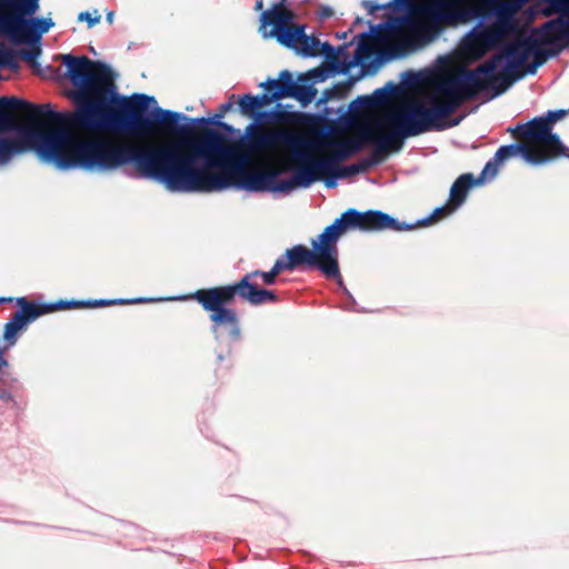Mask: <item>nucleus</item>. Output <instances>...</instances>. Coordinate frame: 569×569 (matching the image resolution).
I'll return each mask as SVG.
<instances>
[{
  "instance_id": "7c9ffc66",
  "label": "nucleus",
  "mask_w": 569,
  "mask_h": 569,
  "mask_svg": "<svg viewBox=\"0 0 569 569\" xmlns=\"http://www.w3.org/2000/svg\"><path fill=\"white\" fill-rule=\"evenodd\" d=\"M333 172L338 179L349 178L356 176V163L348 166H341L340 163H333Z\"/></svg>"
},
{
  "instance_id": "79ce46f5",
  "label": "nucleus",
  "mask_w": 569,
  "mask_h": 569,
  "mask_svg": "<svg viewBox=\"0 0 569 569\" xmlns=\"http://www.w3.org/2000/svg\"><path fill=\"white\" fill-rule=\"evenodd\" d=\"M8 367V361L4 358V352L2 348L0 347V371H2L3 368Z\"/></svg>"
},
{
  "instance_id": "ea45409f",
  "label": "nucleus",
  "mask_w": 569,
  "mask_h": 569,
  "mask_svg": "<svg viewBox=\"0 0 569 569\" xmlns=\"http://www.w3.org/2000/svg\"><path fill=\"white\" fill-rule=\"evenodd\" d=\"M79 20H86L89 24V27H92L93 24H96L97 22H99L100 20V17H94L92 18L91 14L89 12H81L78 17Z\"/></svg>"
},
{
  "instance_id": "a19ab883",
  "label": "nucleus",
  "mask_w": 569,
  "mask_h": 569,
  "mask_svg": "<svg viewBox=\"0 0 569 569\" xmlns=\"http://www.w3.org/2000/svg\"><path fill=\"white\" fill-rule=\"evenodd\" d=\"M412 0H395V3L400 9H409Z\"/></svg>"
},
{
  "instance_id": "aec40b11",
  "label": "nucleus",
  "mask_w": 569,
  "mask_h": 569,
  "mask_svg": "<svg viewBox=\"0 0 569 569\" xmlns=\"http://www.w3.org/2000/svg\"><path fill=\"white\" fill-rule=\"evenodd\" d=\"M416 224L401 222L393 217L378 210H368L365 212L358 211V230L367 232H381V231H409L412 230Z\"/></svg>"
},
{
  "instance_id": "bb28decb",
  "label": "nucleus",
  "mask_w": 569,
  "mask_h": 569,
  "mask_svg": "<svg viewBox=\"0 0 569 569\" xmlns=\"http://www.w3.org/2000/svg\"><path fill=\"white\" fill-rule=\"evenodd\" d=\"M273 100L270 98V92H266L258 96H251L249 93L243 94L239 99L240 111L244 114H252L257 112L259 108L270 104Z\"/></svg>"
},
{
  "instance_id": "9d476101",
  "label": "nucleus",
  "mask_w": 569,
  "mask_h": 569,
  "mask_svg": "<svg viewBox=\"0 0 569 569\" xmlns=\"http://www.w3.org/2000/svg\"><path fill=\"white\" fill-rule=\"evenodd\" d=\"M116 301L109 300H96L93 302H82V301H60L56 305H43L37 306L33 302H30L27 298L21 297L17 299V305L20 310L16 312L12 318L4 325L3 329V340L7 342L8 347H12L16 345L18 340L19 332L30 322L37 319L39 316L62 308L69 307H78V306H91V307H102L110 306Z\"/></svg>"
},
{
  "instance_id": "72a5a7b5",
  "label": "nucleus",
  "mask_w": 569,
  "mask_h": 569,
  "mask_svg": "<svg viewBox=\"0 0 569 569\" xmlns=\"http://www.w3.org/2000/svg\"><path fill=\"white\" fill-rule=\"evenodd\" d=\"M329 72H331L332 74H335L330 68L328 67V70L326 69H313L311 71H309V78H311L313 81L316 82H320V81H325L329 74Z\"/></svg>"
},
{
  "instance_id": "412c9836",
  "label": "nucleus",
  "mask_w": 569,
  "mask_h": 569,
  "mask_svg": "<svg viewBox=\"0 0 569 569\" xmlns=\"http://www.w3.org/2000/svg\"><path fill=\"white\" fill-rule=\"evenodd\" d=\"M388 120L396 127L401 128L402 137H415L427 132L419 101L412 102L405 108L389 111Z\"/></svg>"
},
{
  "instance_id": "5701e85b",
  "label": "nucleus",
  "mask_w": 569,
  "mask_h": 569,
  "mask_svg": "<svg viewBox=\"0 0 569 569\" xmlns=\"http://www.w3.org/2000/svg\"><path fill=\"white\" fill-rule=\"evenodd\" d=\"M320 141V149L325 150V156L333 166L356 154V133L346 139H338L336 136H329Z\"/></svg>"
},
{
  "instance_id": "3c124183",
  "label": "nucleus",
  "mask_w": 569,
  "mask_h": 569,
  "mask_svg": "<svg viewBox=\"0 0 569 569\" xmlns=\"http://www.w3.org/2000/svg\"><path fill=\"white\" fill-rule=\"evenodd\" d=\"M230 107H231V103H230V102H228V103H226V104H223V106H222V109H223V110H228Z\"/></svg>"
},
{
  "instance_id": "a18cd8bd",
  "label": "nucleus",
  "mask_w": 569,
  "mask_h": 569,
  "mask_svg": "<svg viewBox=\"0 0 569 569\" xmlns=\"http://www.w3.org/2000/svg\"><path fill=\"white\" fill-rule=\"evenodd\" d=\"M6 64V54L0 50V68Z\"/></svg>"
},
{
  "instance_id": "864d4df0",
  "label": "nucleus",
  "mask_w": 569,
  "mask_h": 569,
  "mask_svg": "<svg viewBox=\"0 0 569 569\" xmlns=\"http://www.w3.org/2000/svg\"><path fill=\"white\" fill-rule=\"evenodd\" d=\"M356 81V78L355 77H350L349 78V82L352 84L353 82Z\"/></svg>"
},
{
  "instance_id": "4468645a",
  "label": "nucleus",
  "mask_w": 569,
  "mask_h": 569,
  "mask_svg": "<svg viewBox=\"0 0 569 569\" xmlns=\"http://www.w3.org/2000/svg\"><path fill=\"white\" fill-rule=\"evenodd\" d=\"M530 54L535 56V62L527 68V73L533 74L537 68L545 61L548 57L547 52L538 46L536 37L530 33L525 38H520L508 44L503 52L499 56L501 59L506 60L505 70L507 72L516 71L520 66H522ZM502 62L500 60L499 64Z\"/></svg>"
},
{
  "instance_id": "dca6fc26",
  "label": "nucleus",
  "mask_w": 569,
  "mask_h": 569,
  "mask_svg": "<svg viewBox=\"0 0 569 569\" xmlns=\"http://www.w3.org/2000/svg\"><path fill=\"white\" fill-rule=\"evenodd\" d=\"M551 6L559 17L547 21L540 29L531 32L540 48L569 41V0H552Z\"/></svg>"
},
{
  "instance_id": "c756f323",
  "label": "nucleus",
  "mask_w": 569,
  "mask_h": 569,
  "mask_svg": "<svg viewBox=\"0 0 569 569\" xmlns=\"http://www.w3.org/2000/svg\"><path fill=\"white\" fill-rule=\"evenodd\" d=\"M254 121L248 126L250 129H262L260 126L264 123H272L280 119L278 111H257L251 114Z\"/></svg>"
},
{
  "instance_id": "393cba45",
  "label": "nucleus",
  "mask_w": 569,
  "mask_h": 569,
  "mask_svg": "<svg viewBox=\"0 0 569 569\" xmlns=\"http://www.w3.org/2000/svg\"><path fill=\"white\" fill-rule=\"evenodd\" d=\"M401 92L399 84L388 82L385 87L379 88L370 96H358V109L366 107H381L398 97Z\"/></svg>"
},
{
  "instance_id": "f03ea898",
  "label": "nucleus",
  "mask_w": 569,
  "mask_h": 569,
  "mask_svg": "<svg viewBox=\"0 0 569 569\" xmlns=\"http://www.w3.org/2000/svg\"><path fill=\"white\" fill-rule=\"evenodd\" d=\"M144 96L149 98V101L142 111L143 114L150 116L156 111L172 114L166 120V123L156 126L154 133L136 134L117 123L102 126V128H117L126 130L134 137L150 138L162 132L173 131L178 121L184 119L178 112L163 110L159 107H154L150 112H147L149 104L151 102L156 103V99ZM58 127L44 131L42 124L37 123L22 129V134L30 142L37 144V153L44 161L52 162L62 170L81 168L97 171H113L124 164L133 163L143 177L156 180L173 191L182 139L166 143L138 146L109 134H96L81 139L68 128L78 127L77 124ZM87 128L92 129V127ZM93 129H101V127H93Z\"/></svg>"
},
{
  "instance_id": "cd10ccee",
  "label": "nucleus",
  "mask_w": 569,
  "mask_h": 569,
  "mask_svg": "<svg viewBox=\"0 0 569 569\" xmlns=\"http://www.w3.org/2000/svg\"><path fill=\"white\" fill-rule=\"evenodd\" d=\"M317 94V90L312 87V84H299L296 83L293 91L291 93V98L297 99L302 104L310 103Z\"/></svg>"
},
{
  "instance_id": "b1692460",
  "label": "nucleus",
  "mask_w": 569,
  "mask_h": 569,
  "mask_svg": "<svg viewBox=\"0 0 569 569\" xmlns=\"http://www.w3.org/2000/svg\"><path fill=\"white\" fill-rule=\"evenodd\" d=\"M383 124L389 129V132L380 137L375 142V153L387 154L389 151H399L403 146L402 130L396 127L388 120V113L383 117Z\"/></svg>"
},
{
  "instance_id": "49530a36",
  "label": "nucleus",
  "mask_w": 569,
  "mask_h": 569,
  "mask_svg": "<svg viewBox=\"0 0 569 569\" xmlns=\"http://www.w3.org/2000/svg\"><path fill=\"white\" fill-rule=\"evenodd\" d=\"M339 287L342 289L343 293L348 297V298H351V295L347 291V289L343 287L342 284V281L339 280Z\"/></svg>"
},
{
  "instance_id": "423d86ee",
  "label": "nucleus",
  "mask_w": 569,
  "mask_h": 569,
  "mask_svg": "<svg viewBox=\"0 0 569 569\" xmlns=\"http://www.w3.org/2000/svg\"><path fill=\"white\" fill-rule=\"evenodd\" d=\"M281 0L261 14L260 30L264 38H276L281 44L293 49L303 57L322 54L333 73H347L356 66V52L352 57L347 52L346 46L335 48L328 42L320 41L305 33V27L292 28L290 24L293 14L283 7Z\"/></svg>"
},
{
  "instance_id": "603ef678",
  "label": "nucleus",
  "mask_w": 569,
  "mask_h": 569,
  "mask_svg": "<svg viewBox=\"0 0 569 569\" xmlns=\"http://www.w3.org/2000/svg\"><path fill=\"white\" fill-rule=\"evenodd\" d=\"M356 41V36L351 37L350 41H349V44H353V42Z\"/></svg>"
},
{
  "instance_id": "7ed1b4c3",
  "label": "nucleus",
  "mask_w": 569,
  "mask_h": 569,
  "mask_svg": "<svg viewBox=\"0 0 569 569\" xmlns=\"http://www.w3.org/2000/svg\"><path fill=\"white\" fill-rule=\"evenodd\" d=\"M181 146L173 191L268 189L272 176L248 169V154L217 130L210 129L200 136L186 137Z\"/></svg>"
},
{
  "instance_id": "39448f33",
  "label": "nucleus",
  "mask_w": 569,
  "mask_h": 569,
  "mask_svg": "<svg viewBox=\"0 0 569 569\" xmlns=\"http://www.w3.org/2000/svg\"><path fill=\"white\" fill-rule=\"evenodd\" d=\"M281 271H284L282 260L277 259L268 272H250L232 284L197 290L191 298L210 312L214 331L219 327H228L230 335L238 339L240 337L239 317L237 311L228 306L234 301L236 297L252 306L276 302L277 296L270 290L259 289L252 279L260 276L266 284H272Z\"/></svg>"
},
{
  "instance_id": "6e6552de",
  "label": "nucleus",
  "mask_w": 569,
  "mask_h": 569,
  "mask_svg": "<svg viewBox=\"0 0 569 569\" xmlns=\"http://www.w3.org/2000/svg\"><path fill=\"white\" fill-rule=\"evenodd\" d=\"M302 137L306 141L302 149V156L297 157L290 153V159L295 166V171L289 180L281 181L274 189L287 191L293 187L309 188L316 181H321L323 176L331 172L332 164L325 154L316 157V152L320 150V141L305 132Z\"/></svg>"
},
{
  "instance_id": "4be33fe9",
  "label": "nucleus",
  "mask_w": 569,
  "mask_h": 569,
  "mask_svg": "<svg viewBox=\"0 0 569 569\" xmlns=\"http://www.w3.org/2000/svg\"><path fill=\"white\" fill-rule=\"evenodd\" d=\"M502 38V28L498 23H478L467 36L466 47L479 54L495 48Z\"/></svg>"
},
{
  "instance_id": "c03bdc74",
  "label": "nucleus",
  "mask_w": 569,
  "mask_h": 569,
  "mask_svg": "<svg viewBox=\"0 0 569 569\" xmlns=\"http://www.w3.org/2000/svg\"><path fill=\"white\" fill-rule=\"evenodd\" d=\"M194 123H200V124H207L209 123V119L207 118H197L193 120Z\"/></svg>"
},
{
  "instance_id": "4c0bfd02",
  "label": "nucleus",
  "mask_w": 569,
  "mask_h": 569,
  "mask_svg": "<svg viewBox=\"0 0 569 569\" xmlns=\"http://www.w3.org/2000/svg\"><path fill=\"white\" fill-rule=\"evenodd\" d=\"M322 180L325 181L328 188H333L339 179L336 177V173L333 172L332 168L331 172H328L326 176H323Z\"/></svg>"
},
{
  "instance_id": "9b49d317",
  "label": "nucleus",
  "mask_w": 569,
  "mask_h": 569,
  "mask_svg": "<svg viewBox=\"0 0 569 569\" xmlns=\"http://www.w3.org/2000/svg\"><path fill=\"white\" fill-rule=\"evenodd\" d=\"M246 134V148L251 154L287 148L290 153L301 157V147L306 143L301 131L283 128L272 130L247 128Z\"/></svg>"
},
{
  "instance_id": "f8f14e48",
  "label": "nucleus",
  "mask_w": 569,
  "mask_h": 569,
  "mask_svg": "<svg viewBox=\"0 0 569 569\" xmlns=\"http://www.w3.org/2000/svg\"><path fill=\"white\" fill-rule=\"evenodd\" d=\"M565 114V110L548 111L545 116L528 121V139L543 144L538 150L548 157V162L558 157L569 158V148L562 143L557 133L551 131L553 123Z\"/></svg>"
},
{
  "instance_id": "2f4dec72",
  "label": "nucleus",
  "mask_w": 569,
  "mask_h": 569,
  "mask_svg": "<svg viewBox=\"0 0 569 569\" xmlns=\"http://www.w3.org/2000/svg\"><path fill=\"white\" fill-rule=\"evenodd\" d=\"M7 380L8 378H6L2 371H0V399L4 401H9L12 399L11 389L13 388V386H8Z\"/></svg>"
},
{
  "instance_id": "6ab92c4d",
  "label": "nucleus",
  "mask_w": 569,
  "mask_h": 569,
  "mask_svg": "<svg viewBox=\"0 0 569 569\" xmlns=\"http://www.w3.org/2000/svg\"><path fill=\"white\" fill-rule=\"evenodd\" d=\"M518 156L522 157L527 162L536 166L548 162V157H546L543 152L527 144H508L502 146L497 150L493 159L485 166L481 176L485 177L488 172H491V174L495 176L497 173L498 163H502L503 161Z\"/></svg>"
},
{
  "instance_id": "2eb2a0df",
  "label": "nucleus",
  "mask_w": 569,
  "mask_h": 569,
  "mask_svg": "<svg viewBox=\"0 0 569 569\" xmlns=\"http://www.w3.org/2000/svg\"><path fill=\"white\" fill-rule=\"evenodd\" d=\"M512 7L509 2L502 0H485L479 3L460 2V14L462 23L470 22L475 19H480V22H486L496 17L501 28L509 23L512 18Z\"/></svg>"
},
{
  "instance_id": "473e14b6",
  "label": "nucleus",
  "mask_w": 569,
  "mask_h": 569,
  "mask_svg": "<svg viewBox=\"0 0 569 569\" xmlns=\"http://www.w3.org/2000/svg\"><path fill=\"white\" fill-rule=\"evenodd\" d=\"M283 87H288V90L291 92L296 86V81L292 79V74L288 70H283L279 74V79H277Z\"/></svg>"
},
{
  "instance_id": "c9c22d12",
  "label": "nucleus",
  "mask_w": 569,
  "mask_h": 569,
  "mask_svg": "<svg viewBox=\"0 0 569 569\" xmlns=\"http://www.w3.org/2000/svg\"><path fill=\"white\" fill-rule=\"evenodd\" d=\"M418 80H419V77L413 71H406L402 73V82L406 86H412V84L417 83Z\"/></svg>"
},
{
  "instance_id": "c85d7f7f",
  "label": "nucleus",
  "mask_w": 569,
  "mask_h": 569,
  "mask_svg": "<svg viewBox=\"0 0 569 569\" xmlns=\"http://www.w3.org/2000/svg\"><path fill=\"white\" fill-rule=\"evenodd\" d=\"M268 92H270V98L276 101L282 98L290 97L291 93L288 90V87H283L278 80L269 79L264 83L261 84Z\"/></svg>"
},
{
  "instance_id": "1a4fd4ad",
  "label": "nucleus",
  "mask_w": 569,
  "mask_h": 569,
  "mask_svg": "<svg viewBox=\"0 0 569 569\" xmlns=\"http://www.w3.org/2000/svg\"><path fill=\"white\" fill-rule=\"evenodd\" d=\"M420 13L428 19V22H421L411 17L409 26L413 40L420 43L431 41L442 26L462 23V18L459 17L460 1L436 0L421 7Z\"/></svg>"
},
{
  "instance_id": "37998d69",
  "label": "nucleus",
  "mask_w": 569,
  "mask_h": 569,
  "mask_svg": "<svg viewBox=\"0 0 569 569\" xmlns=\"http://www.w3.org/2000/svg\"><path fill=\"white\" fill-rule=\"evenodd\" d=\"M357 130H358V150H359L360 149V136L362 134V131H363V126L359 119H358Z\"/></svg>"
},
{
  "instance_id": "ddd939ff",
  "label": "nucleus",
  "mask_w": 569,
  "mask_h": 569,
  "mask_svg": "<svg viewBox=\"0 0 569 569\" xmlns=\"http://www.w3.org/2000/svg\"><path fill=\"white\" fill-rule=\"evenodd\" d=\"M31 14H20L7 11V17L0 21V34L11 39L14 43H36L40 41L53 22L50 18L24 19Z\"/></svg>"
},
{
  "instance_id": "a211bd4d",
  "label": "nucleus",
  "mask_w": 569,
  "mask_h": 569,
  "mask_svg": "<svg viewBox=\"0 0 569 569\" xmlns=\"http://www.w3.org/2000/svg\"><path fill=\"white\" fill-rule=\"evenodd\" d=\"M482 178L483 177L481 176L479 179H475L472 173L461 174L451 186L449 203L441 208H437L429 218L418 221V224L426 226L431 221L451 214L465 202L469 189L480 183Z\"/></svg>"
},
{
  "instance_id": "f3484780",
  "label": "nucleus",
  "mask_w": 569,
  "mask_h": 569,
  "mask_svg": "<svg viewBox=\"0 0 569 569\" xmlns=\"http://www.w3.org/2000/svg\"><path fill=\"white\" fill-rule=\"evenodd\" d=\"M410 22L411 16L409 14L389 17L386 21L372 26L369 33L358 34V66L361 67V70L358 72V80L366 76L361 57L365 38L370 36L373 42L382 44L398 38L403 30L409 31Z\"/></svg>"
},
{
  "instance_id": "de8ad7c7",
  "label": "nucleus",
  "mask_w": 569,
  "mask_h": 569,
  "mask_svg": "<svg viewBox=\"0 0 569 569\" xmlns=\"http://www.w3.org/2000/svg\"><path fill=\"white\" fill-rule=\"evenodd\" d=\"M357 170H358V173H359V172H361V171H365V170H366V167H365L362 163H360V162L358 161Z\"/></svg>"
},
{
  "instance_id": "f257e3e1",
  "label": "nucleus",
  "mask_w": 569,
  "mask_h": 569,
  "mask_svg": "<svg viewBox=\"0 0 569 569\" xmlns=\"http://www.w3.org/2000/svg\"><path fill=\"white\" fill-rule=\"evenodd\" d=\"M61 61L76 88L71 93L76 112H57L50 104H32L17 97L0 98V131L14 129L20 134L19 140L0 139V164L7 163L27 147L37 151V144L22 134L23 128L37 123L42 124L44 131L50 130L48 126L77 124L93 128L117 123L136 134H151L156 132L157 124L166 123L172 116L162 111L143 114L149 98L143 93L133 94L131 100L119 96L110 69L102 62L72 54H62Z\"/></svg>"
},
{
  "instance_id": "58836bf2",
  "label": "nucleus",
  "mask_w": 569,
  "mask_h": 569,
  "mask_svg": "<svg viewBox=\"0 0 569 569\" xmlns=\"http://www.w3.org/2000/svg\"><path fill=\"white\" fill-rule=\"evenodd\" d=\"M317 14L320 19L325 20L333 16V10L328 6H321L318 9Z\"/></svg>"
},
{
  "instance_id": "f704fd0d",
  "label": "nucleus",
  "mask_w": 569,
  "mask_h": 569,
  "mask_svg": "<svg viewBox=\"0 0 569 569\" xmlns=\"http://www.w3.org/2000/svg\"><path fill=\"white\" fill-rule=\"evenodd\" d=\"M41 53V49L39 47L31 48L29 50L22 51V58L29 62H33Z\"/></svg>"
},
{
  "instance_id": "0eeeda50",
  "label": "nucleus",
  "mask_w": 569,
  "mask_h": 569,
  "mask_svg": "<svg viewBox=\"0 0 569 569\" xmlns=\"http://www.w3.org/2000/svg\"><path fill=\"white\" fill-rule=\"evenodd\" d=\"M349 227H356V208H350L328 226L318 239L311 242V250L298 244L287 250L286 258L281 257L278 260H282L284 270L306 266L310 270H319L328 279L339 278L337 242Z\"/></svg>"
},
{
  "instance_id": "20e7f679",
  "label": "nucleus",
  "mask_w": 569,
  "mask_h": 569,
  "mask_svg": "<svg viewBox=\"0 0 569 569\" xmlns=\"http://www.w3.org/2000/svg\"><path fill=\"white\" fill-rule=\"evenodd\" d=\"M500 60V56H493L475 69H465L457 76L440 81L436 92L442 94L445 101L439 100L436 94L419 101L427 132L446 129L448 124L443 120L451 116L463 101L473 99L478 93L488 90L492 91L491 98H496L521 77L518 74L511 79L508 74L497 72Z\"/></svg>"
},
{
  "instance_id": "8fccbe9b",
  "label": "nucleus",
  "mask_w": 569,
  "mask_h": 569,
  "mask_svg": "<svg viewBox=\"0 0 569 569\" xmlns=\"http://www.w3.org/2000/svg\"><path fill=\"white\" fill-rule=\"evenodd\" d=\"M346 310H352V302H349L348 305L343 306Z\"/></svg>"
},
{
  "instance_id": "a878e982",
  "label": "nucleus",
  "mask_w": 569,
  "mask_h": 569,
  "mask_svg": "<svg viewBox=\"0 0 569 569\" xmlns=\"http://www.w3.org/2000/svg\"><path fill=\"white\" fill-rule=\"evenodd\" d=\"M328 132L336 137L345 132L356 133V99L349 102L346 114L330 124Z\"/></svg>"
},
{
  "instance_id": "e433bc0d",
  "label": "nucleus",
  "mask_w": 569,
  "mask_h": 569,
  "mask_svg": "<svg viewBox=\"0 0 569 569\" xmlns=\"http://www.w3.org/2000/svg\"><path fill=\"white\" fill-rule=\"evenodd\" d=\"M527 130H528V122L527 123L517 124V127L512 130V133L516 134L519 138L528 139Z\"/></svg>"
},
{
  "instance_id": "09e8293b",
  "label": "nucleus",
  "mask_w": 569,
  "mask_h": 569,
  "mask_svg": "<svg viewBox=\"0 0 569 569\" xmlns=\"http://www.w3.org/2000/svg\"><path fill=\"white\" fill-rule=\"evenodd\" d=\"M256 9H257V10L262 9V0H258V1L256 2Z\"/></svg>"
}]
</instances>
